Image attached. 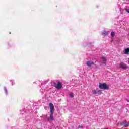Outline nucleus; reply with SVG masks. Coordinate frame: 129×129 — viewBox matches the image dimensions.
Wrapping results in <instances>:
<instances>
[{
	"label": "nucleus",
	"mask_w": 129,
	"mask_h": 129,
	"mask_svg": "<svg viewBox=\"0 0 129 129\" xmlns=\"http://www.w3.org/2000/svg\"><path fill=\"white\" fill-rule=\"evenodd\" d=\"M124 54H125V55H128V54H129V48H127L125 49Z\"/></svg>",
	"instance_id": "9"
},
{
	"label": "nucleus",
	"mask_w": 129,
	"mask_h": 129,
	"mask_svg": "<svg viewBox=\"0 0 129 129\" xmlns=\"http://www.w3.org/2000/svg\"><path fill=\"white\" fill-rule=\"evenodd\" d=\"M124 126H125V127H127V126H128V122H126L124 123Z\"/></svg>",
	"instance_id": "11"
},
{
	"label": "nucleus",
	"mask_w": 129,
	"mask_h": 129,
	"mask_svg": "<svg viewBox=\"0 0 129 129\" xmlns=\"http://www.w3.org/2000/svg\"><path fill=\"white\" fill-rule=\"evenodd\" d=\"M69 96H70V97H71L72 98H73V97H74V94L73 93H71L69 94Z\"/></svg>",
	"instance_id": "12"
},
{
	"label": "nucleus",
	"mask_w": 129,
	"mask_h": 129,
	"mask_svg": "<svg viewBox=\"0 0 129 129\" xmlns=\"http://www.w3.org/2000/svg\"><path fill=\"white\" fill-rule=\"evenodd\" d=\"M49 107L50 108L51 113H54V110H55V108L54 107V104H53V103H49Z\"/></svg>",
	"instance_id": "3"
},
{
	"label": "nucleus",
	"mask_w": 129,
	"mask_h": 129,
	"mask_svg": "<svg viewBox=\"0 0 129 129\" xmlns=\"http://www.w3.org/2000/svg\"><path fill=\"white\" fill-rule=\"evenodd\" d=\"M125 12H127V13H129V10H128V9H126L125 10Z\"/></svg>",
	"instance_id": "15"
},
{
	"label": "nucleus",
	"mask_w": 129,
	"mask_h": 129,
	"mask_svg": "<svg viewBox=\"0 0 129 129\" xmlns=\"http://www.w3.org/2000/svg\"><path fill=\"white\" fill-rule=\"evenodd\" d=\"M120 68H122V69H127V68H128V67H127V65L121 62L120 63Z\"/></svg>",
	"instance_id": "5"
},
{
	"label": "nucleus",
	"mask_w": 129,
	"mask_h": 129,
	"mask_svg": "<svg viewBox=\"0 0 129 129\" xmlns=\"http://www.w3.org/2000/svg\"><path fill=\"white\" fill-rule=\"evenodd\" d=\"M107 61V59H106V58L105 57H102L101 58V63H102V64H105V63H106Z\"/></svg>",
	"instance_id": "6"
},
{
	"label": "nucleus",
	"mask_w": 129,
	"mask_h": 129,
	"mask_svg": "<svg viewBox=\"0 0 129 129\" xmlns=\"http://www.w3.org/2000/svg\"><path fill=\"white\" fill-rule=\"evenodd\" d=\"M86 64L87 65V66H89V67H90V66H91V65H94V62L93 61H87Z\"/></svg>",
	"instance_id": "8"
},
{
	"label": "nucleus",
	"mask_w": 129,
	"mask_h": 129,
	"mask_svg": "<svg viewBox=\"0 0 129 129\" xmlns=\"http://www.w3.org/2000/svg\"><path fill=\"white\" fill-rule=\"evenodd\" d=\"M5 92L6 93V94H8V91H7V89H5Z\"/></svg>",
	"instance_id": "16"
},
{
	"label": "nucleus",
	"mask_w": 129,
	"mask_h": 129,
	"mask_svg": "<svg viewBox=\"0 0 129 129\" xmlns=\"http://www.w3.org/2000/svg\"><path fill=\"white\" fill-rule=\"evenodd\" d=\"M46 119H47L48 121H50V120L53 121V120H54V116L53 115V114H49V116H47Z\"/></svg>",
	"instance_id": "4"
},
{
	"label": "nucleus",
	"mask_w": 129,
	"mask_h": 129,
	"mask_svg": "<svg viewBox=\"0 0 129 129\" xmlns=\"http://www.w3.org/2000/svg\"><path fill=\"white\" fill-rule=\"evenodd\" d=\"M127 102H129V100H127Z\"/></svg>",
	"instance_id": "17"
},
{
	"label": "nucleus",
	"mask_w": 129,
	"mask_h": 129,
	"mask_svg": "<svg viewBox=\"0 0 129 129\" xmlns=\"http://www.w3.org/2000/svg\"><path fill=\"white\" fill-rule=\"evenodd\" d=\"M102 35H103L104 36H107V35H108V32H107V31H104L102 33Z\"/></svg>",
	"instance_id": "10"
},
{
	"label": "nucleus",
	"mask_w": 129,
	"mask_h": 129,
	"mask_svg": "<svg viewBox=\"0 0 129 129\" xmlns=\"http://www.w3.org/2000/svg\"><path fill=\"white\" fill-rule=\"evenodd\" d=\"M99 88L100 89H105L106 90H108L109 89L107 85H106L105 83H100L99 85Z\"/></svg>",
	"instance_id": "2"
},
{
	"label": "nucleus",
	"mask_w": 129,
	"mask_h": 129,
	"mask_svg": "<svg viewBox=\"0 0 129 129\" xmlns=\"http://www.w3.org/2000/svg\"><path fill=\"white\" fill-rule=\"evenodd\" d=\"M83 128V126L82 125H79L78 126V128Z\"/></svg>",
	"instance_id": "14"
},
{
	"label": "nucleus",
	"mask_w": 129,
	"mask_h": 129,
	"mask_svg": "<svg viewBox=\"0 0 129 129\" xmlns=\"http://www.w3.org/2000/svg\"><path fill=\"white\" fill-rule=\"evenodd\" d=\"M54 86L58 90H60L63 87V86H62V83L61 82H57V83H53Z\"/></svg>",
	"instance_id": "1"
},
{
	"label": "nucleus",
	"mask_w": 129,
	"mask_h": 129,
	"mask_svg": "<svg viewBox=\"0 0 129 129\" xmlns=\"http://www.w3.org/2000/svg\"><path fill=\"white\" fill-rule=\"evenodd\" d=\"M114 35H115V34H114V32H111V36H112V37H114Z\"/></svg>",
	"instance_id": "13"
},
{
	"label": "nucleus",
	"mask_w": 129,
	"mask_h": 129,
	"mask_svg": "<svg viewBox=\"0 0 129 129\" xmlns=\"http://www.w3.org/2000/svg\"><path fill=\"white\" fill-rule=\"evenodd\" d=\"M92 92H93V94H95V95L99 94V93H101V91H100V90H93Z\"/></svg>",
	"instance_id": "7"
}]
</instances>
